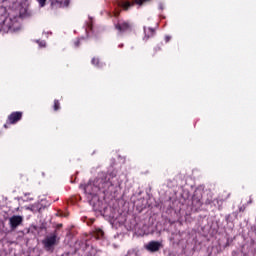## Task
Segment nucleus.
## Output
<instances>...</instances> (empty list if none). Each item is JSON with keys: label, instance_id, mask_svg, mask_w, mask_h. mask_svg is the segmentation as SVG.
Masks as SVG:
<instances>
[{"label": "nucleus", "instance_id": "f257e3e1", "mask_svg": "<svg viewBox=\"0 0 256 256\" xmlns=\"http://www.w3.org/2000/svg\"><path fill=\"white\" fill-rule=\"evenodd\" d=\"M57 234H51L50 236H47L43 241V245L45 249H51V247H55L58 243Z\"/></svg>", "mask_w": 256, "mask_h": 256}, {"label": "nucleus", "instance_id": "f03ea898", "mask_svg": "<svg viewBox=\"0 0 256 256\" xmlns=\"http://www.w3.org/2000/svg\"><path fill=\"white\" fill-rule=\"evenodd\" d=\"M22 224H23V216L14 215L9 218V225L13 231H15V229H17V227H19Z\"/></svg>", "mask_w": 256, "mask_h": 256}, {"label": "nucleus", "instance_id": "7ed1b4c3", "mask_svg": "<svg viewBox=\"0 0 256 256\" xmlns=\"http://www.w3.org/2000/svg\"><path fill=\"white\" fill-rule=\"evenodd\" d=\"M161 247H163V244L159 241H150L145 245V249L150 251V253H157Z\"/></svg>", "mask_w": 256, "mask_h": 256}, {"label": "nucleus", "instance_id": "20e7f679", "mask_svg": "<svg viewBox=\"0 0 256 256\" xmlns=\"http://www.w3.org/2000/svg\"><path fill=\"white\" fill-rule=\"evenodd\" d=\"M147 1H150V0H133L132 2H129V1H122L120 3V5L124 8L125 11H127L129 9V7H133V5H143V3H147Z\"/></svg>", "mask_w": 256, "mask_h": 256}, {"label": "nucleus", "instance_id": "39448f33", "mask_svg": "<svg viewBox=\"0 0 256 256\" xmlns=\"http://www.w3.org/2000/svg\"><path fill=\"white\" fill-rule=\"evenodd\" d=\"M22 118H23V112H12V113L8 116V121H9V123H11L12 125H15V123L21 121Z\"/></svg>", "mask_w": 256, "mask_h": 256}, {"label": "nucleus", "instance_id": "423d86ee", "mask_svg": "<svg viewBox=\"0 0 256 256\" xmlns=\"http://www.w3.org/2000/svg\"><path fill=\"white\" fill-rule=\"evenodd\" d=\"M131 24L129 22H119L116 25V29L120 32V33H125V31H131Z\"/></svg>", "mask_w": 256, "mask_h": 256}, {"label": "nucleus", "instance_id": "0eeeda50", "mask_svg": "<svg viewBox=\"0 0 256 256\" xmlns=\"http://www.w3.org/2000/svg\"><path fill=\"white\" fill-rule=\"evenodd\" d=\"M145 37L149 39L155 35V29L153 28H144Z\"/></svg>", "mask_w": 256, "mask_h": 256}, {"label": "nucleus", "instance_id": "6e6552de", "mask_svg": "<svg viewBox=\"0 0 256 256\" xmlns=\"http://www.w3.org/2000/svg\"><path fill=\"white\" fill-rule=\"evenodd\" d=\"M84 192L87 195H93L95 193V191L93 190V184H87L84 188Z\"/></svg>", "mask_w": 256, "mask_h": 256}, {"label": "nucleus", "instance_id": "1a4fd4ad", "mask_svg": "<svg viewBox=\"0 0 256 256\" xmlns=\"http://www.w3.org/2000/svg\"><path fill=\"white\" fill-rule=\"evenodd\" d=\"M56 5L59 7H67L69 5V0H55Z\"/></svg>", "mask_w": 256, "mask_h": 256}, {"label": "nucleus", "instance_id": "9d476101", "mask_svg": "<svg viewBox=\"0 0 256 256\" xmlns=\"http://www.w3.org/2000/svg\"><path fill=\"white\" fill-rule=\"evenodd\" d=\"M59 107H60V104H59L58 100H55L54 101V111H59Z\"/></svg>", "mask_w": 256, "mask_h": 256}, {"label": "nucleus", "instance_id": "9b49d317", "mask_svg": "<svg viewBox=\"0 0 256 256\" xmlns=\"http://www.w3.org/2000/svg\"><path fill=\"white\" fill-rule=\"evenodd\" d=\"M40 7H45V3L47 2V0H37Z\"/></svg>", "mask_w": 256, "mask_h": 256}, {"label": "nucleus", "instance_id": "f8f14e48", "mask_svg": "<svg viewBox=\"0 0 256 256\" xmlns=\"http://www.w3.org/2000/svg\"><path fill=\"white\" fill-rule=\"evenodd\" d=\"M92 65H99V59L93 58L92 59Z\"/></svg>", "mask_w": 256, "mask_h": 256}, {"label": "nucleus", "instance_id": "ddd939ff", "mask_svg": "<svg viewBox=\"0 0 256 256\" xmlns=\"http://www.w3.org/2000/svg\"><path fill=\"white\" fill-rule=\"evenodd\" d=\"M166 41H169V37L166 38Z\"/></svg>", "mask_w": 256, "mask_h": 256}, {"label": "nucleus", "instance_id": "4468645a", "mask_svg": "<svg viewBox=\"0 0 256 256\" xmlns=\"http://www.w3.org/2000/svg\"><path fill=\"white\" fill-rule=\"evenodd\" d=\"M120 47H123V44H121Z\"/></svg>", "mask_w": 256, "mask_h": 256}]
</instances>
